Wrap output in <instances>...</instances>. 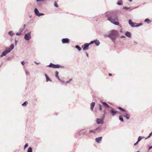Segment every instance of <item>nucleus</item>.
Masks as SVG:
<instances>
[{"instance_id": "f257e3e1", "label": "nucleus", "mask_w": 152, "mask_h": 152, "mask_svg": "<svg viewBox=\"0 0 152 152\" xmlns=\"http://www.w3.org/2000/svg\"><path fill=\"white\" fill-rule=\"evenodd\" d=\"M107 17V20L114 25L118 26L119 25L118 18L116 14L110 12H106L105 14Z\"/></svg>"}, {"instance_id": "f03ea898", "label": "nucleus", "mask_w": 152, "mask_h": 152, "mask_svg": "<svg viewBox=\"0 0 152 152\" xmlns=\"http://www.w3.org/2000/svg\"><path fill=\"white\" fill-rule=\"evenodd\" d=\"M118 34V32L117 31L112 30L108 31V34L105 36L110 38L113 42H115Z\"/></svg>"}, {"instance_id": "7ed1b4c3", "label": "nucleus", "mask_w": 152, "mask_h": 152, "mask_svg": "<svg viewBox=\"0 0 152 152\" xmlns=\"http://www.w3.org/2000/svg\"><path fill=\"white\" fill-rule=\"evenodd\" d=\"M14 46L13 44L11 45L9 48L6 49L3 52L0 56V57H2L6 56L8 53H10V51L14 49Z\"/></svg>"}, {"instance_id": "20e7f679", "label": "nucleus", "mask_w": 152, "mask_h": 152, "mask_svg": "<svg viewBox=\"0 0 152 152\" xmlns=\"http://www.w3.org/2000/svg\"><path fill=\"white\" fill-rule=\"evenodd\" d=\"M129 23L132 27H138L143 25L142 23H137L132 22V20L131 19L129 20Z\"/></svg>"}, {"instance_id": "39448f33", "label": "nucleus", "mask_w": 152, "mask_h": 152, "mask_svg": "<svg viewBox=\"0 0 152 152\" xmlns=\"http://www.w3.org/2000/svg\"><path fill=\"white\" fill-rule=\"evenodd\" d=\"M118 109L120 110L121 112L124 113L123 116L126 118L127 119H129L130 118V115L129 114L126 113V111L124 109L121 107L118 108Z\"/></svg>"}, {"instance_id": "423d86ee", "label": "nucleus", "mask_w": 152, "mask_h": 152, "mask_svg": "<svg viewBox=\"0 0 152 152\" xmlns=\"http://www.w3.org/2000/svg\"><path fill=\"white\" fill-rule=\"evenodd\" d=\"M47 66L53 68H64V66H61L59 64H55L52 63H50L49 65Z\"/></svg>"}, {"instance_id": "0eeeda50", "label": "nucleus", "mask_w": 152, "mask_h": 152, "mask_svg": "<svg viewBox=\"0 0 152 152\" xmlns=\"http://www.w3.org/2000/svg\"><path fill=\"white\" fill-rule=\"evenodd\" d=\"M31 38V32H28L25 34L24 38L25 40L28 41Z\"/></svg>"}, {"instance_id": "6e6552de", "label": "nucleus", "mask_w": 152, "mask_h": 152, "mask_svg": "<svg viewBox=\"0 0 152 152\" xmlns=\"http://www.w3.org/2000/svg\"><path fill=\"white\" fill-rule=\"evenodd\" d=\"M90 44L88 43H86L84 44L82 46V48L84 50H87L88 49Z\"/></svg>"}, {"instance_id": "1a4fd4ad", "label": "nucleus", "mask_w": 152, "mask_h": 152, "mask_svg": "<svg viewBox=\"0 0 152 152\" xmlns=\"http://www.w3.org/2000/svg\"><path fill=\"white\" fill-rule=\"evenodd\" d=\"M61 41L63 44H69L70 42L69 39L68 38L62 39L61 40Z\"/></svg>"}, {"instance_id": "9d476101", "label": "nucleus", "mask_w": 152, "mask_h": 152, "mask_svg": "<svg viewBox=\"0 0 152 152\" xmlns=\"http://www.w3.org/2000/svg\"><path fill=\"white\" fill-rule=\"evenodd\" d=\"M102 137L96 138L95 139L96 141L98 143H100L102 140Z\"/></svg>"}, {"instance_id": "9b49d317", "label": "nucleus", "mask_w": 152, "mask_h": 152, "mask_svg": "<svg viewBox=\"0 0 152 152\" xmlns=\"http://www.w3.org/2000/svg\"><path fill=\"white\" fill-rule=\"evenodd\" d=\"M110 113L113 116L115 115L117 113L116 111L114 110L113 109H112L110 110Z\"/></svg>"}, {"instance_id": "f8f14e48", "label": "nucleus", "mask_w": 152, "mask_h": 152, "mask_svg": "<svg viewBox=\"0 0 152 152\" xmlns=\"http://www.w3.org/2000/svg\"><path fill=\"white\" fill-rule=\"evenodd\" d=\"M95 104V102H92L90 104V109L92 111L93 110V108Z\"/></svg>"}, {"instance_id": "ddd939ff", "label": "nucleus", "mask_w": 152, "mask_h": 152, "mask_svg": "<svg viewBox=\"0 0 152 152\" xmlns=\"http://www.w3.org/2000/svg\"><path fill=\"white\" fill-rule=\"evenodd\" d=\"M96 123L98 124H103V122L102 121V119H100L99 118H97L96 119Z\"/></svg>"}, {"instance_id": "4468645a", "label": "nucleus", "mask_w": 152, "mask_h": 152, "mask_svg": "<svg viewBox=\"0 0 152 152\" xmlns=\"http://www.w3.org/2000/svg\"><path fill=\"white\" fill-rule=\"evenodd\" d=\"M101 102L104 107L108 108L110 107V106L106 102Z\"/></svg>"}, {"instance_id": "2eb2a0df", "label": "nucleus", "mask_w": 152, "mask_h": 152, "mask_svg": "<svg viewBox=\"0 0 152 152\" xmlns=\"http://www.w3.org/2000/svg\"><path fill=\"white\" fill-rule=\"evenodd\" d=\"M34 12L35 15H36L38 16L39 12V11H38V9L37 8H35L34 9Z\"/></svg>"}, {"instance_id": "dca6fc26", "label": "nucleus", "mask_w": 152, "mask_h": 152, "mask_svg": "<svg viewBox=\"0 0 152 152\" xmlns=\"http://www.w3.org/2000/svg\"><path fill=\"white\" fill-rule=\"evenodd\" d=\"M125 35L126 36L129 38L131 37V34L130 32H129V31H126L125 32Z\"/></svg>"}, {"instance_id": "f3484780", "label": "nucleus", "mask_w": 152, "mask_h": 152, "mask_svg": "<svg viewBox=\"0 0 152 152\" xmlns=\"http://www.w3.org/2000/svg\"><path fill=\"white\" fill-rule=\"evenodd\" d=\"M94 43H95L96 45L97 46H99L100 44L99 40L97 39L94 40Z\"/></svg>"}, {"instance_id": "a211bd4d", "label": "nucleus", "mask_w": 152, "mask_h": 152, "mask_svg": "<svg viewBox=\"0 0 152 152\" xmlns=\"http://www.w3.org/2000/svg\"><path fill=\"white\" fill-rule=\"evenodd\" d=\"M96 129V133H99L100 132V131L102 130V128L100 127H98Z\"/></svg>"}, {"instance_id": "6ab92c4d", "label": "nucleus", "mask_w": 152, "mask_h": 152, "mask_svg": "<svg viewBox=\"0 0 152 152\" xmlns=\"http://www.w3.org/2000/svg\"><path fill=\"white\" fill-rule=\"evenodd\" d=\"M144 22L148 24H150L151 23V21L149 18H146Z\"/></svg>"}, {"instance_id": "aec40b11", "label": "nucleus", "mask_w": 152, "mask_h": 152, "mask_svg": "<svg viewBox=\"0 0 152 152\" xmlns=\"http://www.w3.org/2000/svg\"><path fill=\"white\" fill-rule=\"evenodd\" d=\"M119 120L122 122H123L124 121L122 115H120L119 116Z\"/></svg>"}, {"instance_id": "412c9836", "label": "nucleus", "mask_w": 152, "mask_h": 152, "mask_svg": "<svg viewBox=\"0 0 152 152\" xmlns=\"http://www.w3.org/2000/svg\"><path fill=\"white\" fill-rule=\"evenodd\" d=\"M90 133H93L94 134H95L96 133V129L94 130H89Z\"/></svg>"}, {"instance_id": "4be33fe9", "label": "nucleus", "mask_w": 152, "mask_h": 152, "mask_svg": "<svg viewBox=\"0 0 152 152\" xmlns=\"http://www.w3.org/2000/svg\"><path fill=\"white\" fill-rule=\"evenodd\" d=\"M75 48L79 51H80L82 50L81 48L78 45H76Z\"/></svg>"}, {"instance_id": "5701e85b", "label": "nucleus", "mask_w": 152, "mask_h": 152, "mask_svg": "<svg viewBox=\"0 0 152 152\" xmlns=\"http://www.w3.org/2000/svg\"><path fill=\"white\" fill-rule=\"evenodd\" d=\"M58 73H59L57 71H56L55 72V76L57 79H58L59 78L58 76Z\"/></svg>"}, {"instance_id": "b1692460", "label": "nucleus", "mask_w": 152, "mask_h": 152, "mask_svg": "<svg viewBox=\"0 0 152 152\" xmlns=\"http://www.w3.org/2000/svg\"><path fill=\"white\" fill-rule=\"evenodd\" d=\"M8 34L11 36H12L14 34L12 32V31H10L8 32Z\"/></svg>"}, {"instance_id": "393cba45", "label": "nucleus", "mask_w": 152, "mask_h": 152, "mask_svg": "<svg viewBox=\"0 0 152 152\" xmlns=\"http://www.w3.org/2000/svg\"><path fill=\"white\" fill-rule=\"evenodd\" d=\"M143 138H144V137H142L141 136H139L138 138V140H137L138 142H140V141H141V140Z\"/></svg>"}, {"instance_id": "a878e982", "label": "nucleus", "mask_w": 152, "mask_h": 152, "mask_svg": "<svg viewBox=\"0 0 152 152\" xmlns=\"http://www.w3.org/2000/svg\"><path fill=\"white\" fill-rule=\"evenodd\" d=\"M32 149L31 147H29L28 149L27 152H32Z\"/></svg>"}, {"instance_id": "bb28decb", "label": "nucleus", "mask_w": 152, "mask_h": 152, "mask_svg": "<svg viewBox=\"0 0 152 152\" xmlns=\"http://www.w3.org/2000/svg\"><path fill=\"white\" fill-rule=\"evenodd\" d=\"M27 104L28 102L27 101H26L22 104V105L23 106H25Z\"/></svg>"}, {"instance_id": "cd10ccee", "label": "nucleus", "mask_w": 152, "mask_h": 152, "mask_svg": "<svg viewBox=\"0 0 152 152\" xmlns=\"http://www.w3.org/2000/svg\"><path fill=\"white\" fill-rule=\"evenodd\" d=\"M25 73L26 75L27 76H30V73L27 72V71H25Z\"/></svg>"}, {"instance_id": "c85d7f7f", "label": "nucleus", "mask_w": 152, "mask_h": 152, "mask_svg": "<svg viewBox=\"0 0 152 152\" xmlns=\"http://www.w3.org/2000/svg\"><path fill=\"white\" fill-rule=\"evenodd\" d=\"M71 81H72V79H70L69 80L67 81H66L65 82H64V83H65V84H66L68 83H69Z\"/></svg>"}, {"instance_id": "c756f323", "label": "nucleus", "mask_w": 152, "mask_h": 152, "mask_svg": "<svg viewBox=\"0 0 152 152\" xmlns=\"http://www.w3.org/2000/svg\"><path fill=\"white\" fill-rule=\"evenodd\" d=\"M130 9V7H123V9L127 10Z\"/></svg>"}, {"instance_id": "7c9ffc66", "label": "nucleus", "mask_w": 152, "mask_h": 152, "mask_svg": "<svg viewBox=\"0 0 152 152\" xmlns=\"http://www.w3.org/2000/svg\"><path fill=\"white\" fill-rule=\"evenodd\" d=\"M46 81H51V80L50 79V78L48 77V76L46 77Z\"/></svg>"}, {"instance_id": "2f4dec72", "label": "nucleus", "mask_w": 152, "mask_h": 152, "mask_svg": "<svg viewBox=\"0 0 152 152\" xmlns=\"http://www.w3.org/2000/svg\"><path fill=\"white\" fill-rule=\"evenodd\" d=\"M24 30V29H23V28H21L20 29L19 31L20 33H21Z\"/></svg>"}, {"instance_id": "473e14b6", "label": "nucleus", "mask_w": 152, "mask_h": 152, "mask_svg": "<svg viewBox=\"0 0 152 152\" xmlns=\"http://www.w3.org/2000/svg\"><path fill=\"white\" fill-rule=\"evenodd\" d=\"M28 143H26V144L24 146V149H25V148H27V147H28Z\"/></svg>"}, {"instance_id": "72a5a7b5", "label": "nucleus", "mask_w": 152, "mask_h": 152, "mask_svg": "<svg viewBox=\"0 0 152 152\" xmlns=\"http://www.w3.org/2000/svg\"><path fill=\"white\" fill-rule=\"evenodd\" d=\"M152 135V132L151 133L149 134V135L147 137L145 138V139H147L148 138L150 137Z\"/></svg>"}, {"instance_id": "f704fd0d", "label": "nucleus", "mask_w": 152, "mask_h": 152, "mask_svg": "<svg viewBox=\"0 0 152 152\" xmlns=\"http://www.w3.org/2000/svg\"><path fill=\"white\" fill-rule=\"evenodd\" d=\"M99 110H101L102 109V105L99 104Z\"/></svg>"}, {"instance_id": "c9c22d12", "label": "nucleus", "mask_w": 152, "mask_h": 152, "mask_svg": "<svg viewBox=\"0 0 152 152\" xmlns=\"http://www.w3.org/2000/svg\"><path fill=\"white\" fill-rule=\"evenodd\" d=\"M44 15V13H39V15L38 16V17H40L42 15Z\"/></svg>"}, {"instance_id": "e433bc0d", "label": "nucleus", "mask_w": 152, "mask_h": 152, "mask_svg": "<svg viewBox=\"0 0 152 152\" xmlns=\"http://www.w3.org/2000/svg\"><path fill=\"white\" fill-rule=\"evenodd\" d=\"M54 6L56 7H58V6L56 2H55L54 4Z\"/></svg>"}, {"instance_id": "4c0bfd02", "label": "nucleus", "mask_w": 152, "mask_h": 152, "mask_svg": "<svg viewBox=\"0 0 152 152\" xmlns=\"http://www.w3.org/2000/svg\"><path fill=\"white\" fill-rule=\"evenodd\" d=\"M94 43V40L91 41L89 43H88V44H90V45L93 44Z\"/></svg>"}, {"instance_id": "58836bf2", "label": "nucleus", "mask_w": 152, "mask_h": 152, "mask_svg": "<svg viewBox=\"0 0 152 152\" xmlns=\"http://www.w3.org/2000/svg\"><path fill=\"white\" fill-rule=\"evenodd\" d=\"M58 79L60 81L63 83H64V81H63V80H62L60 78H58Z\"/></svg>"}, {"instance_id": "ea45409f", "label": "nucleus", "mask_w": 152, "mask_h": 152, "mask_svg": "<svg viewBox=\"0 0 152 152\" xmlns=\"http://www.w3.org/2000/svg\"><path fill=\"white\" fill-rule=\"evenodd\" d=\"M21 33L20 32H17L16 33V34L17 35L20 36L21 35Z\"/></svg>"}, {"instance_id": "a19ab883", "label": "nucleus", "mask_w": 152, "mask_h": 152, "mask_svg": "<svg viewBox=\"0 0 152 152\" xmlns=\"http://www.w3.org/2000/svg\"><path fill=\"white\" fill-rule=\"evenodd\" d=\"M117 4L118 5H121L122 4L120 2H117Z\"/></svg>"}, {"instance_id": "79ce46f5", "label": "nucleus", "mask_w": 152, "mask_h": 152, "mask_svg": "<svg viewBox=\"0 0 152 152\" xmlns=\"http://www.w3.org/2000/svg\"><path fill=\"white\" fill-rule=\"evenodd\" d=\"M84 132H78V134L79 135H80L82 133H83Z\"/></svg>"}, {"instance_id": "37998d69", "label": "nucleus", "mask_w": 152, "mask_h": 152, "mask_svg": "<svg viewBox=\"0 0 152 152\" xmlns=\"http://www.w3.org/2000/svg\"><path fill=\"white\" fill-rule=\"evenodd\" d=\"M152 148V146H149V148H148V150H150Z\"/></svg>"}, {"instance_id": "c03bdc74", "label": "nucleus", "mask_w": 152, "mask_h": 152, "mask_svg": "<svg viewBox=\"0 0 152 152\" xmlns=\"http://www.w3.org/2000/svg\"><path fill=\"white\" fill-rule=\"evenodd\" d=\"M120 37L121 38H125L126 37L125 36H124V35H122V36H121V37Z\"/></svg>"}, {"instance_id": "a18cd8bd", "label": "nucleus", "mask_w": 152, "mask_h": 152, "mask_svg": "<svg viewBox=\"0 0 152 152\" xmlns=\"http://www.w3.org/2000/svg\"><path fill=\"white\" fill-rule=\"evenodd\" d=\"M138 141H137L134 144V145H137L138 143Z\"/></svg>"}, {"instance_id": "49530a36", "label": "nucleus", "mask_w": 152, "mask_h": 152, "mask_svg": "<svg viewBox=\"0 0 152 152\" xmlns=\"http://www.w3.org/2000/svg\"><path fill=\"white\" fill-rule=\"evenodd\" d=\"M26 27V25L25 24H24L23 26V27L22 28H23L24 29L25 28V27Z\"/></svg>"}, {"instance_id": "de8ad7c7", "label": "nucleus", "mask_w": 152, "mask_h": 152, "mask_svg": "<svg viewBox=\"0 0 152 152\" xmlns=\"http://www.w3.org/2000/svg\"><path fill=\"white\" fill-rule=\"evenodd\" d=\"M21 63L23 65H24V62L23 61H22L21 62Z\"/></svg>"}, {"instance_id": "09e8293b", "label": "nucleus", "mask_w": 152, "mask_h": 152, "mask_svg": "<svg viewBox=\"0 0 152 152\" xmlns=\"http://www.w3.org/2000/svg\"><path fill=\"white\" fill-rule=\"evenodd\" d=\"M15 45H16L18 42V41L16 40V39H15Z\"/></svg>"}, {"instance_id": "8fccbe9b", "label": "nucleus", "mask_w": 152, "mask_h": 152, "mask_svg": "<svg viewBox=\"0 0 152 152\" xmlns=\"http://www.w3.org/2000/svg\"><path fill=\"white\" fill-rule=\"evenodd\" d=\"M34 63L37 65L39 64L40 63H37L36 61H34Z\"/></svg>"}, {"instance_id": "3c124183", "label": "nucleus", "mask_w": 152, "mask_h": 152, "mask_svg": "<svg viewBox=\"0 0 152 152\" xmlns=\"http://www.w3.org/2000/svg\"><path fill=\"white\" fill-rule=\"evenodd\" d=\"M120 32L121 33L122 32V29H121L120 31Z\"/></svg>"}, {"instance_id": "603ef678", "label": "nucleus", "mask_w": 152, "mask_h": 152, "mask_svg": "<svg viewBox=\"0 0 152 152\" xmlns=\"http://www.w3.org/2000/svg\"><path fill=\"white\" fill-rule=\"evenodd\" d=\"M109 75L110 76H111L112 75V74L111 73H109Z\"/></svg>"}, {"instance_id": "864d4df0", "label": "nucleus", "mask_w": 152, "mask_h": 152, "mask_svg": "<svg viewBox=\"0 0 152 152\" xmlns=\"http://www.w3.org/2000/svg\"><path fill=\"white\" fill-rule=\"evenodd\" d=\"M86 56L87 57H88V54L87 53H86Z\"/></svg>"}, {"instance_id": "5fc2aeb1", "label": "nucleus", "mask_w": 152, "mask_h": 152, "mask_svg": "<svg viewBox=\"0 0 152 152\" xmlns=\"http://www.w3.org/2000/svg\"><path fill=\"white\" fill-rule=\"evenodd\" d=\"M45 75L46 77L48 76V75L46 74H45Z\"/></svg>"}, {"instance_id": "6e6d98bb", "label": "nucleus", "mask_w": 152, "mask_h": 152, "mask_svg": "<svg viewBox=\"0 0 152 152\" xmlns=\"http://www.w3.org/2000/svg\"><path fill=\"white\" fill-rule=\"evenodd\" d=\"M132 0H129V1L130 2H131L132 1Z\"/></svg>"}, {"instance_id": "4d7b16f0", "label": "nucleus", "mask_w": 152, "mask_h": 152, "mask_svg": "<svg viewBox=\"0 0 152 152\" xmlns=\"http://www.w3.org/2000/svg\"><path fill=\"white\" fill-rule=\"evenodd\" d=\"M122 1V0H118V1Z\"/></svg>"}, {"instance_id": "13d9d810", "label": "nucleus", "mask_w": 152, "mask_h": 152, "mask_svg": "<svg viewBox=\"0 0 152 152\" xmlns=\"http://www.w3.org/2000/svg\"><path fill=\"white\" fill-rule=\"evenodd\" d=\"M138 7H135V8H134V9H136V8H137Z\"/></svg>"}, {"instance_id": "bf43d9fd", "label": "nucleus", "mask_w": 152, "mask_h": 152, "mask_svg": "<svg viewBox=\"0 0 152 152\" xmlns=\"http://www.w3.org/2000/svg\"><path fill=\"white\" fill-rule=\"evenodd\" d=\"M134 42L136 44H137V43L136 42Z\"/></svg>"}, {"instance_id": "052dcab7", "label": "nucleus", "mask_w": 152, "mask_h": 152, "mask_svg": "<svg viewBox=\"0 0 152 152\" xmlns=\"http://www.w3.org/2000/svg\"><path fill=\"white\" fill-rule=\"evenodd\" d=\"M145 3H143V4H145Z\"/></svg>"}, {"instance_id": "680f3d73", "label": "nucleus", "mask_w": 152, "mask_h": 152, "mask_svg": "<svg viewBox=\"0 0 152 152\" xmlns=\"http://www.w3.org/2000/svg\"><path fill=\"white\" fill-rule=\"evenodd\" d=\"M31 16H30V18H31Z\"/></svg>"}, {"instance_id": "e2e57ef3", "label": "nucleus", "mask_w": 152, "mask_h": 152, "mask_svg": "<svg viewBox=\"0 0 152 152\" xmlns=\"http://www.w3.org/2000/svg\"><path fill=\"white\" fill-rule=\"evenodd\" d=\"M137 152H140L139 151H137Z\"/></svg>"}]
</instances>
